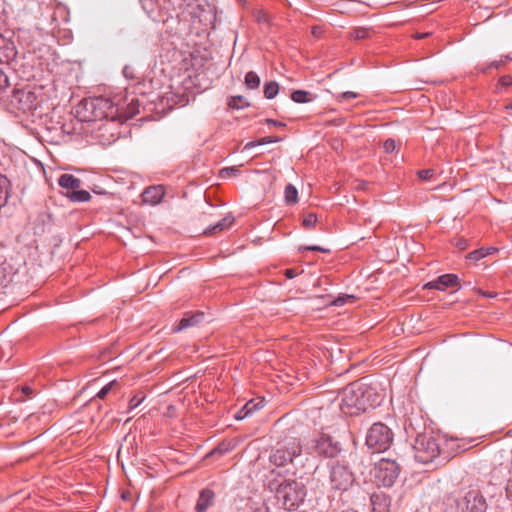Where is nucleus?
<instances>
[{"mask_svg":"<svg viewBox=\"0 0 512 512\" xmlns=\"http://www.w3.org/2000/svg\"><path fill=\"white\" fill-rule=\"evenodd\" d=\"M297 274H298L297 271L295 269H292V268L286 269L285 272H284V275L288 279H292V278L296 277Z\"/></svg>","mask_w":512,"mask_h":512,"instance_id":"49","label":"nucleus"},{"mask_svg":"<svg viewBox=\"0 0 512 512\" xmlns=\"http://www.w3.org/2000/svg\"><path fill=\"white\" fill-rule=\"evenodd\" d=\"M317 215L314 213H309L306 215L302 221V226L306 229L314 228L317 223Z\"/></svg>","mask_w":512,"mask_h":512,"instance_id":"33","label":"nucleus"},{"mask_svg":"<svg viewBox=\"0 0 512 512\" xmlns=\"http://www.w3.org/2000/svg\"><path fill=\"white\" fill-rule=\"evenodd\" d=\"M417 175L418 177L421 179V180H431L434 175H435V170L434 169H423V170H419L417 172Z\"/></svg>","mask_w":512,"mask_h":512,"instance_id":"39","label":"nucleus"},{"mask_svg":"<svg viewBox=\"0 0 512 512\" xmlns=\"http://www.w3.org/2000/svg\"><path fill=\"white\" fill-rule=\"evenodd\" d=\"M315 97L305 90H295L291 94V99L296 103H308L311 102Z\"/></svg>","mask_w":512,"mask_h":512,"instance_id":"25","label":"nucleus"},{"mask_svg":"<svg viewBox=\"0 0 512 512\" xmlns=\"http://www.w3.org/2000/svg\"><path fill=\"white\" fill-rule=\"evenodd\" d=\"M114 383L115 382H110L107 385H105L104 387H102L101 390L97 393V397L100 399H104L108 395V393L111 391Z\"/></svg>","mask_w":512,"mask_h":512,"instance_id":"43","label":"nucleus"},{"mask_svg":"<svg viewBox=\"0 0 512 512\" xmlns=\"http://www.w3.org/2000/svg\"><path fill=\"white\" fill-rule=\"evenodd\" d=\"M16 54L14 44L0 34V63H8L15 58Z\"/></svg>","mask_w":512,"mask_h":512,"instance_id":"18","label":"nucleus"},{"mask_svg":"<svg viewBox=\"0 0 512 512\" xmlns=\"http://www.w3.org/2000/svg\"><path fill=\"white\" fill-rule=\"evenodd\" d=\"M303 250L317 251V252H321V253H330V249L324 248L321 246H317V245L302 246L299 248V251H303Z\"/></svg>","mask_w":512,"mask_h":512,"instance_id":"40","label":"nucleus"},{"mask_svg":"<svg viewBox=\"0 0 512 512\" xmlns=\"http://www.w3.org/2000/svg\"><path fill=\"white\" fill-rule=\"evenodd\" d=\"M280 140L281 139L279 137L266 136V137H263V138H261V139H259L257 141H250V142H248L247 144H245L243 150H250V149H252L255 146L275 143V142H279Z\"/></svg>","mask_w":512,"mask_h":512,"instance_id":"27","label":"nucleus"},{"mask_svg":"<svg viewBox=\"0 0 512 512\" xmlns=\"http://www.w3.org/2000/svg\"><path fill=\"white\" fill-rule=\"evenodd\" d=\"M458 448H462V450H466L464 446L458 445Z\"/></svg>","mask_w":512,"mask_h":512,"instance_id":"58","label":"nucleus"},{"mask_svg":"<svg viewBox=\"0 0 512 512\" xmlns=\"http://www.w3.org/2000/svg\"><path fill=\"white\" fill-rule=\"evenodd\" d=\"M382 395L363 379L348 384L342 391L340 410L348 416H357L380 405Z\"/></svg>","mask_w":512,"mask_h":512,"instance_id":"1","label":"nucleus"},{"mask_svg":"<svg viewBox=\"0 0 512 512\" xmlns=\"http://www.w3.org/2000/svg\"><path fill=\"white\" fill-rule=\"evenodd\" d=\"M502 65V61H492L486 68L482 69V72H487L489 69H498Z\"/></svg>","mask_w":512,"mask_h":512,"instance_id":"47","label":"nucleus"},{"mask_svg":"<svg viewBox=\"0 0 512 512\" xmlns=\"http://www.w3.org/2000/svg\"><path fill=\"white\" fill-rule=\"evenodd\" d=\"M93 122L111 118L116 119L119 114V105L104 97L93 98Z\"/></svg>","mask_w":512,"mask_h":512,"instance_id":"10","label":"nucleus"},{"mask_svg":"<svg viewBox=\"0 0 512 512\" xmlns=\"http://www.w3.org/2000/svg\"><path fill=\"white\" fill-rule=\"evenodd\" d=\"M328 482L333 490L347 491L355 482L351 469L339 462L328 465Z\"/></svg>","mask_w":512,"mask_h":512,"instance_id":"8","label":"nucleus"},{"mask_svg":"<svg viewBox=\"0 0 512 512\" xmlns=\"http://www.w3.org/2000/svg\"><path fill=\"white\" fill-rule=\"evenodd\" d=\"M142 7L145 13L149 17H154V14L157 9L158 0H141Z\"/></svg>","mask_w":512,"mask_h":512,"instance_id":"30","label":"nucleus"},{"mask_svg":"<svg viewBox=\"0 0 512 512\" xmlns=\"http://www.w3.org/2000/svg\"><path fill=\"white\" fill-rule=\"evenodd\" d=\"M506 497L512 501V476H509L505 486Z\"/></svg>","mask_w":512,"mask_h":512,"instance_id":"45","label":"nucleus"},{"mask_svg":"<svg viewBox=\"0 0 512 512\" xmlns=\"http://www.w3.org/2000/svg\"><path fill=\"white\" fill-rule=\"evenodd\" d=\"M239 169L235 166H232V167H225L223 169H221L220 171V176L222 178H226V177H230V176H235L239 173Z\"/></svg>","mask_w":512,"mask_h":512,"instance_id":"38","label":"nucleus"},{"mask_svg":"<svg viewBox=\"0 0 512 512\" xmlns=\"http://www.w3.org/2000/svg\"><path fill=\"white\" fill-rule=\"evenodd\" d=\"M228 105L233 109H241L246 106H249V103L246 101V99L243 96L238 95V96L231 97L228 102Z\"/></svg>","mask_w":512,"mask_h":512,"instance_id":"31","label":"nucleus"},{"mask_svg":"<svg viewBox=\"0 0 512 512\" xmlns=\"http://www.w3.org/2000/svg\"><path fill=\"white\" fill-rule=\"evenodd\" d=\"M270 475L277 477L268 481L267 488L274 494L277 504L287 511H296L305 501L307 496L306 485L297 479H283L275 469L270 471Z\"/></svg>","mask_w":512,"mask_h":512,"instance_id":"2","label":"nucleus"},{"mask_svg":"<svg viewBox=\"0 0 512 512\" xmlns=\"http://www.w3.org/2000/svg\"><path fill=\"white\" fill-rule=\"evenodd\" d=\"M369 33H370V30L368 28L359 27V28H355L351 32V36H352V38H354L356 40H361V39L367 38L369 36Z\"/></svg>","mask_w":512,"mask_h":512,"instance_id":"34","label":"nucleus"},{"mask_svg":"<svg viewBox=\"0 0 512 512\" xmlns=\"http://www.w3.org/2000/svg\"><path fill=\"white\" fill-rule=\"evenodd\" d=\"M9 188V179L6 176L0 174V209L7 203L9 198Z\"/></svg>","mask_w":512,"mask_h":512,"instance_id":"22","label":"nucleus"},{"mask_svg":"<svg viewBox=\"0 0 512 512\" xmlns=\"http://www.w3.org/2000/svg\"><path fill=\"white\" fill-rule=\"evenodd\" d=\"M266 123L269 124V125H273L275 127H279V128L286 126L285 123L277 121V120H274V119H266Z\"/></svg>","mask_w":512,"mask_h":512,"instance_id":"48","label":"nucleus"},{"mask_svg":"<svg viewBox=\"0 0 512 512\" xmlns=\"http://www.w3.org/2000/svg\"><path fill=\"white\" fill-rule=\"evenodd\" d=\"M498 84H499V86H501L503 88H507V87L511 86L512 85V76L504 75V76L500 77Z\"/></svg>","mask_w":512,"mask_h":512,"instance_id":"44","label":"nucleus"},{"mask_svg":"<svg viewBox=\"0 0 512 512\" xmlns=\"http://www.w3.org/2000/svg\"><path fill=\"white\" fill-rule=\"evenodd\" d=\"M229 451H230V445L225 442H222V443L218 444L213 450H211L207 454V457L215 456V455L223 456L224 454H226Z\"/></svg>","mask_w":512,"mask_h":512,"instance_id":"32","label":"nucleus"},{"mask_svg":"<svg viewBox=\"0 0 512 512\" xmlns=\"http://www.w3.org/2000/svg\"><path fill=\"white\" fill-rule=\"evenodd\" d=\"M459 507L462 512H487L488 504L480 490L471 489L466 492Z\"/></svg>","mask_w":512,"mask_h":512,"instance_id":"9","label":"nucleus"},{"mask_svg":"<svg viewBox=\"0 0 512 512\" xmlns=\"http://www.w3.org/2000/svg\"><path fill=\"white\" fill-rule=\"evenodd\" d=\"M313 448L319 456L326 458L337 457L342 450L340 443L326 434H322L314 440Z\"/></svg>","mask_w":512,"mask_h":512,"instance_id":"11","label":"nucleus"},{"mask_svg":"<svg viewBox=\"0 0 512 512\" xmlns=\"http://www.w3.org/2000/svg\"><path fill=\"white\" fill-rule=\"evenodd\" d=\"M58 185L63 188V189H66L67 192H71L75 189H79L80 186H81V180L79 178H76L74 175L72 174H62L59 178H58Z\"/></svg>","mask_w":512,"mask_h":512,"instance_id":"20","label":"nucleus"},{"mask_svg":"<svg viewBox=\"0 0 512 512\" xmlns=\"http://www.w3.org/2000/svg\"><path fill=\"white\" fill-rule=\"evenodd\" d=\"M497 248H494V247H488V248H484V253H485V256H488L490 254H493L495 252H497Z\"/></svg>","mask_w":512,"mask_h":512,"instance_id":"51","label":"nucleus"},{"mask_svg":"<svg viewBox=\"0 0 512 512\" xmlns=\"http://www.w3.org/2000/svg\"><path fill=\"white\" fill-rule=\"evenodd\" d=\"M359 95L355 92H352V91H346V92H343V93H339L336 95V100L339 102V103H342L344 101H348V100H351V99H355L357 98Z\"/></svg>","mask_w":512,"mask_h":512,"instance_id":"36","label":"nucleus"},{"mask_svg":"<svg viewBox=\"0 0 512 512\" xmlns=\"http://www.w3.org/2000/svg\"><path fill=\"white\" fill-rule=\"evenodd\" d=\"M215 493L210 488H204L200 491L195 506L196 512H207L208 508L214 504Z\"/></svg>","mask_w":512,"mask_h":512,"instance_id":"17","label":"nucleus"},{"mask_svg":"<svg viewBox=\"0 0 512 512\" xmlns=\"http://www.w3.org/2000/svg\"><path fill=\"white\" fill-rule=\"evenodd\" d=\"M66 195L72 202H87L91 199L90 193L81 189H75L71 192H66Z\"/></svg>","mask_w":512,"mask_h":512,"instance_id":"24","label":"nucleus"},{"mask_svg":"<svg viewBox=\"0 0 512 512\" xmlns=\"http://www.w3.org/2000/svg\"><path fill=\"white\" fill-rule=\"evenodd\" d=\"M9 86L7 75L0 69V93L6 90Z\"/></svg>","mask_w":512,"mask_h":512,"instance_id":"42","label":"nucleus"},{"mask_svg":"<svg viewBox=\"0 0 512 512\" xmlns=\"http://www.w3.org/2000/svg\"><path fill=\"white\" fill-rule=\"evenodd\" d=\"M343 512H358V511H356L354 509H347V510H344Z\"/></svg>","mask_w":512,"mask_h":512,"instance_id":"56","label":"nucleus"},{"mask_svg":"<svg viewBox=\"0 0 512 512\" xmlns=\"http://www.w3.org/2000/svg\"><path fill=\"white\" fill-rule=\"evenodd\" d=\"M264 406V400L263 399H252L248 401L244 406V414L243 416H240L239 419H244L247 416L251 415L253 412L260 410Z\"/></svg>","mask_w":512,"mask_h":512,"instance_id":"23","label":"nucleus"},{"mask_svg":"<svg viewBox=\"0 0 512 512\" xmlns=\"http://www.w3.org/2000/svg\"><path fill=\"white\" fill-rule=\"evenodd\" d=\"M394 434L392 430L384 423H374L367 432L366 445L373 452H384L392 444Z\"/></svg>","mask_w":512,"mask_h":512,"instance_id":"6","label":"nucleus"},{"mask_svg":"<svg viewBox=\"0 0 512 512\" xmlns=\"http://www.w3.org/2000/svg\"><path fill=\"white\" fill-rule=\"evenodd\" d=\"M165 194L162 185L149 186L142 193V200L144 203L155 205L161 202Z\"/></svg>","mask_w":512,"mask_h":512,"instance_id":"16","label":"nucleus"},{"mask_svg":"<svg viewBox=\"0 0 512 512\" xmlns=\"http://www.w3.org/2000/svg\"><path fill=\"white\" fill-rule=\"evenodd\" d=\"M447 288H456V290L460 288V281L456 274H443L424 285V289L444 291Z\"/></svg>","mask_w":512,"mask_h":512,"instance_id":"12","label":"nucleus"},{"mask_svg":"<svg viewBox=\"0 0 512 512\" xmlns=\"http://www.w3.org/2000/svg\"><path fill=\"white\" fill-rule=\"evenodd\" d=\"M484 248L476 249L470 253L467 254L466 258L468 260L477 262L483 258H485Z\"/></svg>","mask_w":512,"mask_h":512,"instance_id":"35","label":"nucleus"},{"mask_svg":"<svg viewBox=\"0 0 512 512\" xmlns=\"http://www.w3.org/2000/svg\"><path fill=\"white\" fill-rule=\"evenodd\" d=\"M139 106L138 99L133 98L126 107L119 106V114L116 115V119L122 121L134 117L139 113Z\"/></svg>","mask_w":512,"mask_h":512,"instance_id":"19","label":"nucleus"},{"mask_svg":"<svg viewBox=\"0 0 512 512\" xmlns=\"http://www.w3.org/2000/svg\"><path fill=\"white\" fill-rule=\"evenodd\" d=\"M10 112L17 116L24 115L32 118H41V99L31 88H14L8 97L7 103Z\"/></svg>","mask_w":512,"mask_h":512,"instance_id":"3","label":"nucleus"},{"mask_svg":"<svg viewBox=\"0 0 512 512\" xmlns=\"http://www.w3.org/2000/svg\"><path fill=\"white\" fill-rule=\"evenodd\" d=\"M483 295H484V296H486V297H494V295H492V294H487V293H483Z\"/></svg>","mask_w":512,"mask_h":512,"instance_id":"57","label":"nucleus"},{"mask_svg":"<svg viewBox=\"0 0 512 512\" xmlns=\"http://www.w3.org/2000/svg\"><path fill=\"white\" fill-rule=\"evenodd\" d=\"M244 83L248 89H256L260 85V77L254 71H249L245 75Z\"/></svg>","mask_w":512,"mask_h":512,"instance_id":"28","label":"nucleus"},{"mask_svg":"<svg viewBox=\"0 0 512 512\" xmlns=\"http://www.w3.org/2000/svg\"><path fill=\"white\" fill-rule=\"evenodd\" d=\"M383 148L385 150V152L387 153H393L395 150H396V142L395 140L393 139H387L384 144H383Z\"/></svg>","mask_w":512,"mask_h":512,"instance_id":"41","label":"nucleus"},{"mask_svg":"<svg viewBox=\"0 0 512 512\" xmlns=\"http://www.w3.org/2000/svg\"><path fill=\"white\" fill-rule=\"evenodd\" d=\"M416 461L428 464L440 455V445L431 432L419 433L413 444Z\"/></svg>","mask_w":512,"mask_h":512,"instance_id":"5","label":"nucleus"},{"mask_svg":"<svg viewBox=\"0 0 512 512\" xmlns=\"http://www.w3.org/2000/svg\"><path fill=\"white\" fill-rule=\"evenodd\" d=\"M21 391L26 397H31L33 395V389L29 386L22 387Z\"/></svg>","mask_w":512,"mask_h":512,"instance_id":"50","label":"nucleus"},{"mask_svg":"<svg viewBox=\"0 0 512 512\" xmlns=\"http://www.w3.org/2000/svg\"><path fill=\"white\" fill-rule=\"evenodd\" d=\"M400 474V466L395 460L382 458L375 463L373 469L374 481L378 486L391 487Z\"/></svg>","mask_w":512,"mask_h":512,"instance_id":"7","label":"nucleus"},{"mask_svg":"<svg viewBox=\"0 0 512 512\" xmlns=\"http://www.w3.org/2000/svg\"><path fill=\"white\" fill-rule=\"evenodd\" d=\"M344 303H345L344 299L340 298V297L334 301L335 305H342Z\"/></svg>","mask_w":512,"mask_h":512,"instance_id":"52","label":"nucleus"},{"mask_svg":"<svg viewBox=\"0 0 512 512\" xmlns=\"http://www.w3.org/2000/svg\"><path fill=\"white\" fill-rule=\"evenodd\" d=\"M234 222V218L231 216H227L219 220L216 224L208 227L205 229L204 233L206 235H214L219 232H222L223 230L230 227Z\"/></svg>","mask_w":512,"mask_h":512,"instance_id":"21","label":"nucleus"},{"mask_svg":"<svg viewBox=\"0 0 512 512\" xmlns=\"http://www.w3.org/2000/svg\"><path fill=\"white\" fill-rule=\"evenodd\" d=\"M285 202L288 205H293L298 202V191L292 184H287L285 187Z\"/></svg>","mask_w":512,"mask_h":512,"instance_id":"26","label":"nucleus"},{"mask_svg":"<svg viewBox=\"0 0 512 512\" xmlns=\"http://www.w3.org/2000/svg\"><path fill=\"white\" fill-rule=\"evenodd\" d=\"M243 414H244V410H243V408H242L240 411H238V412H237V414H236V419L240 420V419H239V417H240V416H243Z\"/></svg>","mask_w":512,"mask_h":512,"instance_id":"53","label":"nucleus"},{"mask_svg":"<svg viewBox=\"0 0 512 512\" xmlns=\"http://www.w3.org/2000/svg\"><path fill=\"white\" fill-rule=\"evenodd\" d=\"M506 109L512 110V101L506 106Z\"/></svg>","mask_w":512,"mask_h":512,"instance_id":"55","label":"nucleus"},{"mask_svg":"<svg viewBox=\"0 0 512 512\" xmlns=\"http://www.w3.org/2000/svg\"><path fill=\"white\" fill-rule=\"evenodd\" d=\"M204 319L205 314L201 311L186 312L182 319L178 322L177 326L173 328V331L179 332L190 327H195L201 324Z\"/></svg>","mask_w":512,"mask_h":512,"instance_id":"13","label":"nucleus"},{"mask_svg":"<svg viewBox=\"0 0 512 512\" xmlns=\"http://www.w3.org/2000/svg\"><path fill=\"white\" fill-rule=\"evenodd\" d=\"M93 107V98L83 99L76 106V117L81 122H93Z\"/></svg>","mask_w":512,"mask_h":512,"instance_id":"15","label":"nucleus"},{"mask_svg":"<svg viewBox=\"0 0 512 512\" xmlns=\"http://www.w3.org/2000/svg\"><path fill=\"white\" fill-rule=\"evenodd\" d=\"M371 512H389L391 500L383 492H375L370 496Z\"/></svg>","mask_w":512,"mask_h":512,"instance_id":"14","label":"nucleus"},{"mask_svg":"<svg viewBox=\"0 0 512 512\" xmlns=\"http://www.w3.org/2000/svg\"><path fill=\"white\" fill-rule=\"evenodd\" d=\"M455 246L458 247L460 250H465L468 247V242L464 238L457 239Z\"/></svg>","mask_w":512,"mask_h":512,"instance_id":"46","label":"nucleus"},{"mask_svg":"<svg viewBox=\"0 0 512 512\" xmlns=\"http://www.w3.org/2000/svg\"><path fill=\"white\" fill-rule=\"evenodd\" d=\"M145 399V395L142 393L135 394L129 401V410H133L138 407Z\"/></svg>","mask_w":512,"mask_h":512,"instance_id":"37","label":"nucleus"},{"mask_svg":"<svg viewBox=\"0 0 512 512\" xmlns=\"http://www.w3.org/2000/svg\"><path fill=\"white\" fill-rule=\"evenodd\" d=\"M302 454V443L298 438H287L273 446L269 453V463L276 468L293 464L294 459Z\"/></svg>","mask_w":512,"mask_h":512,"instance_id":"4","label":"nucleus"},{"mask_svg":"<svg viewBox=\"0 0 512 512\" xmlns=\"http://www.w3.org/2000/svg\"><path fill=\"white\" fill-rule=\"evenodd\" d=\"M426 36H428V33H425V34H417V36H416V37H417L418 39H422V38H424V37H426Z\"/></svg>","mask_w":512,"mask_h":512,"instance_id":"54","label":"nucleus"},{"mask_svg":"<svg viewBox=\"0 0 512 512\" xmlns=\"http://www.w3.org/2000/svg\"><path fill=\"white\" fill-rule=\"evenodd\" d=\"M279 91V84L276 81L266 82L264 85V96L267 99H273Z\"/></svg>","mask_w":512,"mask_h":512,"instance_id":"29","label":"nucleus"}]
</instances>
